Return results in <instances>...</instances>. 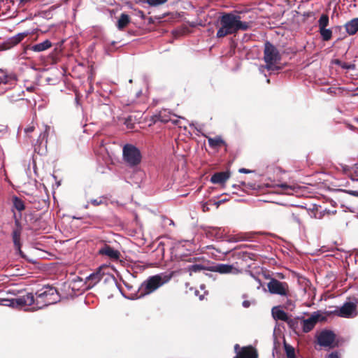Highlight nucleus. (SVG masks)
Listing matches in <instances>:
<instances>
[{
	"label": "nucleus",
	"mask_w": 358,
	"mask_h": 358,
	"mask_svg": "<svg viewBox=\"0 0 358 358\" xmlns=\"http://www.w3.org/2000/svg\"><path fill=\"white\" fill-rule=\"evenodd\" d=\"M58 301L59 296L57 290L54 287L48 286L36 292L35 297L31 293H28L11 300L1 299V304L16 308L32 306L30 310H36L48 305L54 304Z\"/></svg>",
	"instance_id": "f257e3e1"
},
{
	"label": "nucleus",
	"mask_w": 358,
	"mask_h": 358,
	"mask_svg": "<svg viewBox=\"0 0 358 358\" xmlns=\"http://www.w3.org/2000/svg\"><path fill=\"white\" fill-rule=\"evenodd\" d=\"M218 23L219 29L216 34L217 38L235 34L238 31H245L250 27L248 22L242 21L240 15L232 13L223 14Z\"/></svg>",
	"instance_id": "f03ea898"
},
{
	"label": "nucleus",
	"mask_w": 358,
	"mask_h": 358,
	"mask_svg": "<svg viewBox=\"0 0 358 358\" xmlns=\"http://www.w3.org/2000/svg\"><path fill=\"white\" fill-rule=\"evenodd\" d=\"M172 278V274H159L149 278L141 287V296L149 294L164 284L168 282Z\"/></svg>",
	"instance_id": "7ed1b4c3"
},
{
	"label": "nucleus",
	"mask_w": 358,
	"mask_h": 358,
	"mask_svg": "<svg viewBox=\"0 0 358 358\" xmlns=\"http://www.w3.org/2000/svg\"><path fill=\"white\" fill-rule=\"evenodd\" d=\"M264 60L268 70H273L280 61L281 56L278 49L269 42L264 45Z\"/></svg>",
	"instance_id": "20e7f679"
},
{
	"label": "nucleus",
	"mask_w": 358,
	"mask_h": 358,
	"mask_svg": "<svg viewBox=\"0 0 358 358\" xmlns=\"http://www.w3.org/2000/svg\"><path fill=\"white\" fill-rule=\"evenodd\" d=\"M334 314L343 318H354L357 316L358 310L356 303L351 299V301L345 302L341 307L337 308Z\"/></svg>",
	"instance_id": "39448f33"
},
{
	"label": "nucleus",
	"mask_w": 358,
	"mask_h": 358,
	"mask_svg": "<svg viewBox=\"0 0 358 358\" xmlns=\"http://www.w3.org/2000/svg\"><path fill=\"white\" fill-rule=\"evenodd\" d=\"M124 160L130 166H136L141 162L140 151L132 145H126L123 148Z\"/></svg>",
	"instance_id": "423d86ee"
},
{
	"label": "nucleus",
	"mask_w": 358,
	"mask_h": 358,
	"mask_svg": "<svg viewBox=\"0 0 358 358\" xmlns=\"http://www.w3.org/2000/svg\"><path fill=\"white\" fill-rule=\"evenodd\" d=\"M268 291L273 294L287 296L289 293V286L287 282L271 279L268 283Z\"/></svg>",
	"instance_id": "0eeeda50"
},
{
	"label": "nucleus",
	"mask_w": 358,
	"mask_h": 358,
	"mask_svg": "<svg viewBox=\"0 0 358 358\" xmlns=\"http://www.w3.org/2000/svg\"><path fill=\"white\" fill-rule=\"evenodd\" d=\"M15 229L13 231L12 236H13V241L14 243V246L15 248V250L17 251V252L22 255V252L20 250L21 243H20V236L22 233V225L19 221V220L16 217L15 215Z\"/></svg>",
	"instance_id": "6e6552de"
},
{
	"label": "nucleus",
	"mask_w": 358,
	"mask_h": 358,
	"mask_svg": "<svg viewBox=\"0 0 358 358\" xmlns=\"http://www.w3.org/2000/svg\"><path fill=\"white\" fill-rule=\"evenodd\" d=\"M335 335L330 331H322L317 336L318 343L324 347L332 348L334 346Z\"/></svg>",
	"instance_id": "1a4fd4ad"
},
{
	"label": "nucleus",
	"mask_w": 358,
	"mask_h": 358,
	"mask_svg": "<svg viewBox=\"0 0 358 358\" xmlns=\"http://www.w3.org/2000/svg\"><path fill=\"white\" fill-rule=\"evenodd\" d=\"M320 314L317 313H313L310 317L308 318L303 320L301 321V327L303 329V331L306 333L309 332L311 331L314 327L315 326L316 323L317 322Z\"/></svg>",
	"instance_id": "9d476101"
},
{
	"label": "nucleus",
	"mask_w": 358,
	"mask_h": 358,
	"mask_svg": "<svg viewBox=\"0 0 358 358\" xmlns=\"http://www.w3.org/2000/svg\"><path fill=\"white\" fill-rule=\"evenodd\" d=\"M106 267V266H100L96 272L92 273L86 278V282L88 285V288L94 287L101 280L104 274L103 272H102V269L105 268Z\"/></svg>",
	"instance_id": "9b49d317"
},
{
	"label": "nucleus",
	"mask_w": 358,
	"mask_h": 358,
	"mask_svg": "<svg viewBox=\"0 0 358 358\" xmlns=\"http://www.w3.org/2000/svg\"><path fill=\"white\" fill-rule=\"evenodd\" d=\"M99 253L102 255H106L113 260H117L120 256V253L118 250L113 249L109 245H105L101 248Z\"/></svg>",
	"instance_id": "f8f14e48"
},
{
	"label": "nucleus",
	"mask_w": 358,
	"mask_h": 358,
	"mask_svg": "<svg viewBox=\"0 0 358 358\" xmlns=\"http://www.w3.org/2000/svg\"><path fill=\"white\" fill-rule=\"evenodd\" d=\"M15 80V77L12 75H8L3 72L0 74V94H3L8 90L6 85H10L12 81Z\"/></svg>",
	"instance_id": "ddd939ff"
},
{
	"label": "nucleus",
	"mask_w": 358,
	"mask_h": 358,
	"mask_svg": "<svg viewBox=\"0 0 358 358\" xmlns=\"http://www.w3.org/2000/svg\"><path fill=\"white\" fill-rule=\"evenodd\" d=\"M230 177L229 171L218 172L213 174L210 178V182L213 184H224Z\"/></svg>",
	"instance_id": "4468645a"
},
{
	"label": "nucleus",
	"mask_w": 358,
	"mask_h": 358,
	"mask_svg": "<svg viewBox=\"0 0 358 358\" xmlns=\"http://www.w3.org/2000/svg\"><path fill=\"white\" fill-rule=\"evenodd\" d=\"M235 358H257V354L252 348H245L238 353Z\"/></svg>",
	"instance_id": "2eb2a0df"
},
{
	"label": "nucleus",
	"mask_w": 358,
	"mask_h": 358,
	"mask_svg": "<svg viewBox=\"0 0 358 358\" xmlns=\"http://www.w3.org/2000/svg\"><path fill=\"white\" fill-rule=\"evenodd\" d=\"M234 270L235 269L233 266L224 264H217L213 267L214 271L218 272L221 274L233 273Z\"/></svg>",
	"instance_id": "dca6fc26"
},
{
	"label": "nucleus",
	"mask_w": 358,
	"mask_h": 358,
	"mask_svg": "<svg viewBox=\"0 0 358 358\" xmlns=\"http://www.w3.org/2000/svg\"><path fill=\"white\" fill-rule=\"evenodd\" d=\"M346 31L350 34H355L358 31V17L352 20L345 24Z\"/></svg>",
	"instance_id": "f3484780"
},
{
	"label": "nucleus",
	"mask_w": 358,
	"mask_h": 358,
	"mask_svg": "<svg viewBox=\"0 0 358 358\" xmlns=\"http://www.w3.org/2000/svg\"><path fill=\"white\" fill-rule=\"evenodd\" d=\"M272 315H273V318L275 320H280L282 321H287L288 320V316H287V313L284 310H282L278 308L274 307L272 309Z\"/></svg>",
	"instance_id": "a211bd4d"
},
{
	"label": "nucleus",
	"mask_w": 358,
	"mask_h": 358,
	"mask_svg": "<svg viewBox=\"0 0 358 358\" xmlns=\"http://www.w3.org/2000/svg\"><path fill=\"white\" fill-rule=\"evenodd\" d=\"M52 46V43L49 40H45L41 43H37L32 47V50L34 52H42Z\"/></svg>",
	"instance_id": "6ab92c4d"
},
{
	"label": "nucleus",
	"mask_w": 358,
	"mask_h": 358,
	"mask_svg": "<svg viewBox=\"0 0 358 358\" xmlns=\"http://www.w3.org/2000/svg\"><path fill=\"white\" fill-rule=\"evenodd\" d=\"M130 22V17L127 14L122 13L118 21L117 27L119 29H122Z\"/></svg>",
	"instance_id": "aec40b11"
},
{
	"label": "nucleus",
	"mask_w": 358,
	"mask_h": 358,
	"mask_svg": "<svg viewBox=\"0 0 358 358\" xmlns=\"http://www.w3.org/2000/svg\"><path fill=\"white\" fill-rule=\"evenodd\" d=\"M209 145L212 148H217L224 144V141L220 136H216L215 138H208Z\"/></svg>",
	"instance_id": "412c9836"
},
{
	"label": "nucleus",
	"mask_w": 358,
	"mask_h": 358,
	"mask_svg": "<svg viewBox=\"0 0 358 358\" xmlns=\"http://www.w3.org/2000/svg\"><path fill=\"white\" fill-rule=\"evenodd\" d=\"M320 35L324 41H329L332 36V31L329 29H320Z\"/></svg>",
	"instance_id": "4be33fe9"
},
{
	"label": "nucleus",
	"mask_w": 358,
	"mask_h": 358,
	"mask_svg": "<svg viewBox=\"0 0 358 358\" xmlns=\"http://www.w3.org/2000/svg\"><path fill=\"white\" fill-rule=\"evenodd\" d=\"M329 25V17L327 15H322L318 20L319 29L326 28Z\"/></svg>",
	"instance_id": "5701e85b"
},
{
	"label": "nucleus",
	"mask_w": 358,
	"mask_h": 358,
	"mask_svg": "<svg viewBox=\"0 0 358 358\" xmlns=\"http://www.w3.org/2000/svg\"><path fill=\"white\" fill-rule=\"evenodd\" d=\"M13 206L19 212H21L24 209V202L16 196L13 198Z\"/></svg>",
	"instance_id": "b1692460"
},
{
	"label": "nucleus",
	"mask_w": 358,
	"mask_h": 358,
	"mask_svg": "<svg viewBox=\"0 0 358 358\" xmlns=\"http://www.w3.org/2000/svg\"><path fill=\"white\" fill-rule=\"evenodd\" d=\"M189 274L192 275V273H196L201 271L204 269V267L201 264H193L187 268Z\"/></svg>",
	"instance_id": "393cba45"
},
{
	"label": "nucleus",
	"mask_w": 358,
	"mask_h": 358,
	"mask_svg": "<svg viewBox=\"0 0 358 358\" xmlns=\"http://www.w3.org/2000/svg\"><path fill=\"white\" fill-rule=\"evenodd\" d=\"M168 0H145V2L151 6H157L166 3Z\"/></svg>",
	"instance_id": "a878e982"
},
{
	"label": "nucleus",
	"mask_w": 358,
	"mask_h": 358,
	"mask_svg": "<svg viewBox=\"0 0 358 358\" xmlns=\"http://www.w3.org/2000/svg\"><path fill=\"white\" fill-rule=\"evenodd\" d=\"M336 64H339L343 69H355V65L354 64H348L345 62H341L338 60L336 62Z\"/></svg>",
	"instance_id": "bb28decb"
},
{
	"label": "nucleus",
	"mask_w": 358,
	"mask_h": 358,
	"mask_svg": "<svg viewBox=\"0 0 358 358\" xmlns=\"http://www.w3.org/2000/svg\"><path fill=\"white\" fill-rule=\"evenodd\" d=\"M287 356L288 358L294 357V349L292 347L285 345Z\"/></svg>",
	"instance_id": "cd10ccee"
},
{
	"label": "nucleus",
	"mask_w": 358,
	"mask_h": 358,
	"mask_svg": "<svg viewBox=\"0 0 358 358\" xmlns=\"http://www.w3.org/2000/svg\"><path fill=\"white\" fill-rule=\"evenodd\" d=\"M279 187H280L282 190H284L287 194H291L290 191L293 190V187L292 186H289L285 183L279 185Z\"/></svg>",
	"instance_id": "c85d7f7f"
},
{
	"label": "nucleus",
	"mask_w": 358,
	"mask_h": 358,
	"mask_svg": "<svg viewBox=\"0 0 358 358\" xmlns=\"http://www.w3.org/2000/svg\"><path fill=\"white\" fill-rule=\"evenodd\" d=\"M27 36L26 33H20L17 35H16L14 38V41L15 43H17L20 42L22 40L24 39V38Z\"/></svg>",
	"instance_id": "c756f323"
},
{
	"label": "nucleus",
	"mask_w": 358,
	"mask_h": 358,
	"mask_svg": "<svg viewBox=\"0 0 358 358\" xmlns=\"http://www.w3.org/2000/svg\"><path fill=\"white\" fill-rule=\"evenodd\" d=\"M90 203L93 204L94 206H99L103 203V199L99 198L95 199H92L90 201Z\"/></svg>",
	"instance_id": "7c9ffc66"
},
{
	"label": "nucleus",
	"mask_w": 358,
	"mask_h": 358,
	"mask_svg": "<svg viewBox=\"0 0 358 358\" xmlns=\"http://www.w3.org/2000/svg\"><path fill=\"white\" fill-rule=\"evenodd\" d=\"M252 304V302L250 301H248V300H245L243 301L242 303V306L244 307V308H249L250 306V305Z\"/></svg>",
	"instance_id": "2f4dec72"
},
{
	"label": "nucleus",
	"mask_w": 358,
	"mask_h": 358,
	"mask_svg": "<svg viewBox=\"0 0 358 358\" xmlns=\"http://www.w3.org/2000/svg\"><path fill=\"white\" fill-rule=\"evenodd\" d=\"M292 218H293V220L297 223L299 225L301 224V221H300V219L296 217V215H294V214L292 215Z\"/></svg>",
	"instance_id": "473e14b6"
},
{
	"label": "nucleus",
	"mask_w": 358,
	"mask_h": 358,
	"mask_svg": "<svg viewBox=\"0 0 358 358\" xmlns=\"http://www.w3.org/2000/svg\"><path fill=\"white\" fill-rule=\"evenodd\" d=\"M327 358H339V356L336 352H332L328 355Z\"/></svg>",
	"instance_id": "72a5a7b5"
},
{
	"label": "nucleus",
	"mask_w": 358,
	"mask_h": 358,
	"mask_svg": "<svg viewBox=\"0 0 358 358\" xmlns=\"http://www.w3.org/2000/svg\"><path fill=\"white\" fill-rule=\"evenodd\" d=\"M239 172L240 173H250L251 171L248 170V169H244V168H242V169H239Z\"/></svg>",
	"instance_id": "f704fd0d"
},
{
	"label": "nucleus",
	"mask_w": 358,
	"mask_h": 358,
	"mask_svg": "<svg viewBox=\"0 0 358 358\" xmlns=\"http://www.w3.org/2000/svg\"><path fill=\"white\" fill-rule=\"evenodd\" d=\"M34 129V126H31V127H29L25 129V132L26 133H29V132H32Z\"/></svg>",
	"instance_id": "c9c22d12"
},
{
	"label": "nucleus",
	"mask_w": 358,
	"mask_h": 358,
	"mask_svg": "<svg viewBox=\"0 0 358 358\" xmlns=\"http://www.w3.org/2000/svg\"><path fill=\"white\" fill-rule=\"evenodd\" d=\"M353 299V301H355V303H356V305L357 306L358 304V294L357 296H355L352 298Z\"/></svg>",
	"instance_id": "e433bc0d"
},
{
	"label": "nucleus",
	"mask_w": 358,
	"mask_h": 358,
	"mask_svg": "<svg viewBox=\"0 0 358 358\" xmlns=\"http://www.w3.org/2000/svg\"><path fill=\"white\" fill-rule=\"evenodd\" d=\"M29 1H31V0H20V3L25 4Z\"/></svg>",
	"instance_id": "4c0bfd02"
},
{
	"label": "nucleus",
	"mask_w": 358,
	"mask_h": 358,
	"mask_svg": "<svg viewBox=\"0 0 358 358\" xmlns=\"http://www.w3.org/2000/svg\"><path fill=\"white\" fill-rule=\"evenodd\" d=\"M50 129V127L48 126H45V132L43 134V136H45L46 135V133L48 132V131Z\"/></svg>",
	"instance_id": "58836bf2"
},
{
	"label": "nucleus",
	"mask_w": 358,
	"mask_h": 358,
	"mask_svg": "<svg viewBox=\"0 0 358 358\" xmlns=\"http://www.w3.org/2000/svg\"><path fill=\"white\" fill-rule=\"evenodd\" d=\"M350 194H352V195L358 196V192H356V191H351Z\"/></svg>",
	"instance_id": "ea45409f"
},
{
	"label": "nucleus",
	"mask_w": 358,
	"mask_h": 358,
	"mask_svg": "<svg viewBox=\"0 0 358 358\" xmlns=\"http://www.w3.org/2000/svg\"><path fill=\"white\" fill-rule=\"evenodd\" d=\"M238 345H235V350H238Z\"/></svg>",
	"instance_id": "a19ab883"
},
{
	"label": "nucleus",
	"mask_w": 358,
	"mask_h": 358,
	"mask_svg": "<svg viewBox=\"0 0 358 358\" xmlns=\"http://www.w3.org/2000/svg\"><path fill=\"white\" fill-rule=\"evenodd\" d=\"M255 280H256V281H257V282H259V285H261V283H260L259 280L258 279H256V278H255Z\"/></svg>",
	"instance_id": "79ce46f5"
},
{
	"label": "nucleus",
	"mask_w": 358,
	"mask_h": 358,
	"mask_svg": "<svg viewBox=\"0 0 358 358\" xmlns=\"http://www.w3.org/2000/svg\"><path fill=\"white\" fill-rule=\"evenodd\" d=\"M203 298H202V296H199V299L201 300Z\"/></svg>",
	"instance_id": "37998d69"
},
{
	"label": "nucleus",
	"mask_w": 358,
	"mask_h": 358,
	"mask_svg": "<svg viewBox=\"0 0 358 358\" xmlns=\"http://www.w3.org/2000/svg\"><path fill=\"white\" fill-rule=\"evenodd\" d=\"M197 294H198V291H196L195 294L197 295Z\"/></svg>",
	"instance_id": "c03bdc74"
}]
</instances>
